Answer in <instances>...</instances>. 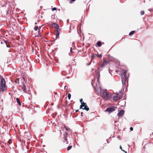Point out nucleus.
<instances>
[{"mask_svg":"<svg viewBox=\"0 0 153 153\" xmlns=\"http://www.w3.org/2000/svg\"><path fill=\"white\" fill-rule=\"evenodd\" d=\"M7 90V86L5 79L0 76V92H4Z\"/></svg>","mask_w":153,"mask_h":153,"instance_id":"obj_1","label":"nucleus"},{"mask_svg":"<svg viewBox=\"0 0 153 153\" xmlns=\"http://www.w3.org/2000/svg\"><path fill=\"white\" fill-rule=\"evenodd\" d=\"M102 97L106 100H107L111 98V94H109L108 93L107 90L106 89L103 90V92L102 94Z\"/></svg>","mask_w":153,"mask_h":153,"instance_id":"obj_2","label":"nucleus"},{"mask_svg":"<svg viewBox=\"0 0 153 153\" xmlns=\"http://www.w3.org/2000/svg\"><path fill=\"white\" fill-rule=\"evenodd\" d=\"M115 95L113 96V99L114 100H118L122 98V94L121 91H120L118 94H115Z\"/></svg>","mask_w":153,"mask_h":153,"instance_id":"obj_3","label":"nucleus"},{"mask_svg":"<svg viewBox=\"0 0 153 153\" xmlns=\"http://www.w3.org/2000/svg\"><path fill=\"white\" fill-rule=\"evenodd\" d=\"M68 136V134L67 132H65L63 135L62 141L65 144H68V141L67 138Z\"/></svg>","mask_w":153,"mask_h":153,"instance_id":"obj_4","label":"nucleus"},{"mask_svg":"<svg viewBox=\"0 0 153 153\" xmlns=\"http://www.w3.org/2000/svg\"><path fill=\"white\" fill-rule=\"evenodd\" d=\"M114 111H115V109L113 107H109L107 108L105 110V111L108 112V113H110Z\"/></svg>","mask_w":153,"mask_h":153,"instance_id":"obj_5","label":"nucleus"},{"mask_svg":"<svg viewBox=\"0 0 153 153\" xmlns=\"http://www.w3.org/2000/svg\"><path fill=\"white\" fill-rule=\"evenodd\" d=\"M124 111L123 110H122L118 113L117 115L119 117H121L124 114Z\"/></svg>","mask_w":153,"mask_h":153,"instance_id":"obj_6","label":"nucleus"},{"mask_svg":"<svg viewBox=\"0 0 153 153\" xmlns=\"http://www.w3.org/2000/svg\"><path fill=\"white\" fill-rule=\"evenodd\" d=\"M102 68H100V67L98 68V71L97 73V76H98V77L97 79V80H98V79H99L100 76V71H102Z\"/></svg>","mask_w":153,"mask_h":153,"instance_id":"obj_7","label":"nucleus"},{"mask_svg":"<svg viewBox=\"0 0 153 153\" xmlns=\"http://www.w3.org/2000/svg\"><path fill=\"white\" fill-rule=\"evenodd\" d=\"M56 39L59 37V35L60 34V31H59V30L58 29L56 30Z\"/></svg>","mask_w":153,"mask_h":153,"instance_id":"obj_8","label":"nucleus"},{"mask_svg":"<svg viewBox=\"0 0 153 153\" xmlns=\"http://www.w3.org/2000/svg\"><path fill=\"white\" fill-rule=\"evenodd\" d=\"M22 89L23 91L25 92V93H27V91L26 89V86L24 84V83H23L22 84Z\"/></svg>","mask_w":153,"mask_h":153,"instance_id":"obj_9","label":"nucleus"},{"mask_svg":"<svg viewBox=\"0 0 153 153\" xmlns=\"http://www.w3.org/2000/svg\"><path fill=\"white\" fill-rule=\"evenodd\" d=\"M53 26V27H55L56 30H58L59 28V26L57 24L53 23L52 24Z\"/></svg>","mask_w":153,"mask_h":153,"instance_id":"obj_10","label":"nucleus"},{"mask_svg":"<svg viewBox=\"0 0 153 153\" xmlns=\"http://www.w3.org/2000/svg\"><path fill=\"white\" fill-rule=\"evenodd\" d=\"M122 72L123 73V74L125 77V79H127V76H126V72H127L126 71V70H123L122 71Z\"/></svg>","mask_w":153,"mask_h":153,"instance_id":"obj_11","label":"nucleus"},{"mask_svg":"<svg viewBox=\"0 0 153 153\" xmlns=\"http://www.w3.org/2000/svg\"><path fill=\"white\" fill-rule=\"evenodd\" d=\"M81 105L80 106V108H83L82 107L84 106H85L86 105V103H85L84 102H82V103H81Z\"/></svg>","mask_w":153,"mask_h":153,"instance_id":"obj_12","label":"nucleus"},{"mask_svg":"<svg viewBox=\"0 0 153 153\" xmlns=\"http://www.w3.org/2000/svg\"><path fill=\"white\" fill-rule=\"evenodd\" d=\"M124 79L123 76H122V77H121V79H122V83L123 85H125V83L126 79Z\"/></svg>","mask_w":153,"mask_h":153,"instance_id":"obj_13","label":"nucleus"},{"mask_svg":"<svg viewBox=\"0 0 153 153\" xmlns=\"http://www.w3.org/2000/svg\"><path fill=\"white\" fill-rule=\"evenodd\" d=\"M16 101H17V103H18V104L20 105H21V103L20 102V100H19V98H16Z\"/></svg>","mask_w":153,"mask_h":153,"instance_id":"obj_14","label":"nucleus"},{"mask_svg":"<svg viewBox=\"0 0 153 153\" xmlns=\"http://www.w3.org/2000/svg\"><path fill=\"white\" fill-rule=\"evenodd\" d=\"M108 63V61H107L106 60H105V59H104V61H103L102 64H104V65L105 66Z\"/></svg>","mask_w":153,"mask_h":153,"instance_id":"obj_15","label":"nucleus"},{"mask_svg":"<svg viewBox=\"0 0 153 153\" xmlns=\"http://www.w3.org/2000/svg\"><path fill=\"white\" fill-rule=\"evenodd\" d=\"M82 109H85L86 111H88L89 110V108L87 105H86L85 106L84 108H82Z\"/></svg>","mask_w":153,"mask_h":153,"instance_id":"obj_16","label":"nucleus"},{"mask_svg":"<svg viewBox=\"0 0 153 153\" xmlns=\"http://www.w3.org/2000/svg\"><path fill=\"white\" fill-rule=\"evenodd\" d=\"M135 33V31H131L129 34V36L133 35Z\"/></svg>","mask_w":153,"mask_h":153,"instance_id":"obj_17","label":"nucleus"},{"mask_svg":"<svg viewBox=\"0 0 153 153\" xmlns=\"http://www.w3.org/2000/svg\"><path fill=\"white\" fill-rule=\"evenodd\" d=\"M97 45L98 47H100L101 45V42L100 41H98L97 43Z\"/></svg>","mask_w":153,"mask_h":153,"instance_id":"obj_18","label":"nucleus"},{"mask_svg":"<svg viewBox=\"0 0 153 153\" xmlns=\"http://www.w3.org/2000/svg\"><path fill=\"white\" fill-rule=\"evenodd\" d=\"M37 36V37H42V36H41V32H40V31H39H39H38V35H37V36Z\"/></svg>","mask_w":153,"mask_h":153,"instance_id":"obj_19","label":"nucleus"},{"mask_svg":"<svg viewBox=\"0 0 153 153\" xmlns=\"http://www.w3.org/2000/svg\"><path fill=\"white\" fill-rule=\"evenodd\" d=\"M72 147V146H69L67 148V150L69 151V150H70L71 148Z\"/></svg>","mask_w":153,"mask_h":153,"instance_id":"obj_20","label":"nucleus"},{"mask_svg":"<svg viewBox=\"0 0 153 153\" xmlns=\"http://www.w3.org/2000/svg\"><path fill=\"white\" fill-rule=\"evenodd\" d=\"M38 29V26H36L34 27V30H35L36 31V30H37Z\"/></svg>","mask_w":153,"mask_h":153,"instance_id":"obj_21","label":"nucleus"},{"mask_svg":"<svg viewBox=\"0 0 153 153\" xmlns=\"http://www.w3.org/2000/svg\"><path fill=\"white\" fill-rule=\"evenodd\" d=\"M71 94H68V99L70 100L71 97Z\"/></svg>","mask_w":153,"mask_h":153,"instance_id":"obj_22","label":"nucleus"},{"mask_svg":"<svg viewBox=\"0 0 153 153\" xmlns=\"http://www.w3.org/2000/svg\"><path fill=\"white\" fill-rule=\"evenodd\" d=\"M97 55H95V54H93L92 56H91V58H94L95 57V56H96Z\"/></svg>","mask_w":153,"mask_h":153,"instance_id":"obj_23","label":"nucleus"},{"mask_svg":"<svg viewBox=\"0 0 153 153\" xmlns=\"http://www.w3.org/2000/svg\"><path fill=\"white\" fill-rule=\"evenodd\" d=\"M144 11H142L140 12V14L141 15H143L144 14Z\"/></svg>","mask_w":153,"mask_h":153,"instance_id":"obj_24","label":"nucleus"},{"mask_svg":"<svg viewBox=\"0 0 153 153\" xmlns=\"http://www.w3.org/2000/svg\"><path fill=\"white\" fill-rule=\"evenodd\" d=\"M99 58H100V57H101L102 55L101 54H100V55H97Z\"/></svg>","mask_w":153,"mask_h":153,"instance_id":"obj_25","label":"nucleus"},{"mask_svg":"<svg viewBox=\"0 0 153 153\" xmlns=\"http://www.w3.org/2000/svg\"><path fill=\"white\" fill-rule=\"evenodd\" d=\"M6 47L7 48H10V45H7V44H6Z\"/></svg>","mask_w":153,"mask_h":153,"instance_id":"obj_26","label":"nucleus"},{"mask_svg":"<svg viewBox=\"0 0 153 153\" xmlns=\"http://www.w3.org/2000/svg\"><path fill=\"white\" fill-rule=\"evenodd\" d=\"M104 64H102L100 66V68H102L103 67H104L105 65H104Z\"/></svg>","mask_w":153,"mask_h":153,"instance_id":"obj_27","label":"nucleus"},{"mask_svg":"<svg viewBox=\"0 0 153 153\" xmlns=\"http://www.w3.org/2000/svg\"><path fill=\"white\" fill-rule=\"evenodd\" d=\"M52 10L53 11L55 10H56V7H54L52 8Z\"/></svg>","mask_w":153,"mask_h":153,"instance_id":"obj_28","label":"nucleus"},{"mask_svg":"<svg viewBox=\"0 0 153 153\" xmlns=\"http://www.w3.org/2000/svg\"><path fill=\"white\" fill-rule=\"evenodd\" d=\"M19 81V79H16V80H15V82H16V83H17V82H18Z\"/></svg>","mask_w":153,"mask_h":153,"instance_id":"obj_29","label":"nucleus"},{"mask_svg":"<svg viewBox=\"0 0 153 153\" xmlns=\"http://www.w3.org/2000/svg\"><path fill=\"white\" fill-rule=\"evenodd\" d=\"M82 100H83L82 99H81L80 100V102L81 103H82V102H83L82 101Z\"/></svg>","mask_w":153,"mask_h":153,"instance_id":"obj_30","label":"nucleus"},{"mask_svg":"<svg viewBox=\"0 0 153 153\" xmlns=\"http://www.w3.org/2000/svg\"><path fill=\"white\" fill-rule=\"evenodd\" d=\"M130 129L131 131H132L133 130V128L132 127H131Z\"/></svg>","mask_w":153,"mask_h":153,"instance_id":"obj_31","label":"nucleus"},{"mask_svg":"<svg viewBox=\"0 0 153 153\" xmlns=\"http://www.w3.org/2000/svg\"><path fill=\"white\" fill-rule=\"evenodd\" d=\"M4 42L6 43V44H7V41L5 40H4Z\"/></svg>","mask_w":153,"mask_h":153,"instance_id":"obj_32","label":"nucleus"},{"mask_svg":"<svg viewBox=\"0 0 153 153\" xmlns=\"http://www.w3.org/2000/svg\"><path fill=\"white\" fill-rule=\"evenodd\" d=\"M120 135H118L117 136V138L118 139H120Z\"/></svg>","mask_w":153,"mask_h":153,"instance_id":"obj_33","label":"nucleus"},{"mask_svg":"<svg viewBox=\"0 0 153 153\" xmlns=\"http://www.w3.org/2000/svg\"><path fill=\"white\" fill-rule=\"evenodd\" d=\"M120 149L122 150V151H123V150L122 148V147H121V146H120Z\"/></svg>","mask_w":153,"mask_h":153,"instance_id":"obj_34","label":"nucleus"},{"mask_svg":"<svg viewBox=\"0 0 153 153\" xmlns=\"http://www.w3.org/2000/svg\"><path fill=\"white\" fill-rule=\"evenodd\" d=\"M72 48L71 47L70 48V52H72Z\"/></svg>","mask_w":153,"mask_h":153,"instance_id":"obj_35","label":"nucleus"},{"mask_svg":"<svg viewBox=\"0 0 153 153\" xmlns=\"http://www.w3.org/2000/svg\"><path fill=\"white\" fill-rule=\"evenodd\" d=\"M149 10L150 11H151L152 10V9L150 8L148 10Z\"/></svg>","mask_w":153,"mask_h":153,"instance_id":"obj_36","label":"nucleus"},{"mask_svg":"<svg viewBox=\"0 0 153 153\" xmlns=\"http://www.w3.org/2000/svg\"><path fill=\"white\" fill-rule=\"evenodd\" d=\"M81 116H83V115H82L83 112H81Z\"/></svg>","mask_w":153,"mask_h":153,"instance_id":"obj_37","label":"nucleus"},{"mask_svg":"<svg viewBox=\"0 0 153 153\" xmlns=\"http://www.w3.org/2000/svg\"><path fill=\"white\" fill-rule=\"evenodd\" d=\"M66 130H67V131H68V130H69V129H68L67 128H66Z\"/></svg>","mask_w":153,"mask_h":153,"instance_id":"obj_38","label":"nucleus"},{"mask_svg":"<svg viewBox=\"0 0 153 153\" xmlns=\"http://www.w3.org/2000/svg\"><path fill=\"white\" fill-rule=\"evenodd\" d=\"M123 152H124L125 153H127V152L125 151L124 150H123Z\"/></svg>","mask_w":153,"mask_h":153,"instance_id":"obj_39","label":"nucleus"},{"mask_svg":"<svg viewBox=\"0 0 153 153\" xmlns=\"http://www.w3.org/2000/svg\"><path fill=\"white\" fill-rule=\"evenodd\" d=\"M78 111H79V110H76V112H78Z\"/></svg>","mask_w":153,"mask_h":153,"instance_id":"obj_40","label":"nucleus"},{"mask_svg":"<svg viewBox=\"0 0 153 153\" xmlns=\"http://www.w3.org/2000/svg\"><path fill=\"white\" fill-rule=\"evenodd\" d=\"M76 0H72V1H75Z\"/></svg>","mask_w":153,"mask_h":153,"instance_id":"obj_41","label":"nucleus"},{"mask_svg":"<svg viewBox=\"0 0 153 153\" xmlns=\"http://www.w3.org/2000/svg\"><path fill=\"white\" fill-rule=\"evenodd\" d=\"M66 87H67L66 86H65V87H64V88H66Z\"/></svg>","mask_w":153,"mask_h":153,"instance_id":"obj_42","label":"nucleus"},{"mask_svg":"<svg viewBox=\"0 0 153 153\" xmlns=\"http://www.w3.org/2000/svg\"><path fill=\"white\" fill-rule=\"evenodd\" d=\"M68 21H69V20H68H68H67V22H68Z\"/></svg>","mask_w":153,"mask_h":153,"instance_id":"obj_43","label":"nucleus"},{"mask_svg":"<svg viewBox=\"0 0 153 153\" xmlns=\"http://www.w3.org/2000/svg\"><path fill=\"white\" fill-rule=\"evenodd\" d=\"M1 44H3V42H1Z\"/></svg>","mask_w":153,"mask_h":153,"instance_id":"obj_44","label":"nucleus"},{"mask_svg":"<svg viewBox=\"0 0 153 153\" xmlns=\"http://www.w3.org/2000/svg\"><path fill=\"white\" fill-rule=\"evenodd\" d=\"M35 25L37 24V23H36V22H35Z\"/></svg>","mask_w":153,"mask_h":153,"instance_id":"obj_45","label":"nucleus"}]
</instances>
